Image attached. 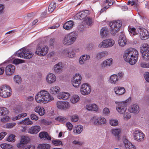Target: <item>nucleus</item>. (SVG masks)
<instances>
[{
    "label": "nucleus",
    "instance_id": "c9c22d12",
    "mask_svg": "<svg viewBox=\"0 0 149 149\" xmlns=\"http://www.w3.org/2000/svg\"><path fill=\"white\" fill-rule=\"evenodd\" d=\"M108 53L107 51H103L97 53L95 55L96 58L98 59H100L107 55Z\"/></svg>",
    "mask_w": 149,
    "mask_h": 149
},
{
    "label": "nucleus",
    "instance_id": "c03bdc74",
    "mask_svg": "<svg viewBox=\"0 0 149 149\" xmlns=\"http://www.w3.org/2000/svg\"><path fill=\"white\" fill-rule=\"evenodd\" d=\"M55 120L62 123H65L67 121V118L64 117L59 116L56 118Z\"/></svg>",
    "mask_w": 149,
    "mask_h": 149
},
{
    "label": "nucleus",
    "instance_id": "aec40b11",
    "mask_svg": "<svg viewBox=\"0 0 149 149\" xmlns=\"http://www.w3.org/2000/svg\"><path fill=\"white\" fill-rule=\"evenodd\" d=\"M56 78L55 75L52 73H49L46 77V81L48 83L51 84L55 82Z\"/></svg>",
    "mask_w": 149,
    "mask_h": 149
},
{
    "label": "nucleus",
    "instance_id": "774afa93",
    "mask_svg": "<svg viewBox=\"0 0 149 149\" xmlns=\"http://www.w3.org/2000/svg\"><path fill=\"white\" fill-rule=\"evenodd\" d=\"M7 134V133L5 132H2L0 133V140L2 139L4 136Z\"/></svg>",
    "mask_w": 149,
    "mask_h": 149
},
{
    "label": "nucleus",
    "instance_id": "5701e85b",
    "mask_svg": "<svg viewBox=\"0 0 149 149\" xmlns=\"http://www.w3.org/2000/svg\"><path fill=\"white\" fill-rule=\"evenodd\" d=\"M63 64L59 62L56 64L54 67V71L55 72L56 74H59L62 71L63 68Z\"/></svg>",
    "mask_w": 149,
    "mask_h": 149
},
{
    "label": "nucleus",
    "instance_id": "5fc2aeb1",
    "mask_svg": "<svg viewBox=\"0 0 149 149\" xmlns=\"http://www.w3.org/2000/svg\"><path fill=\"white\" fill-rule=\"evenodd\" d=\"M55 40L54 38L51 39L49 41V46L51 48L54 47V44L55 43Z\"/></svg>",
    "mask_w": 149,
    "mask_h": 149
},
{
    "label": "nucleus",
    "instance_id": "4d7b16f0",
    "mask_svg": "<svg viewBox=\"0 0 149 149\" xmlns=\"http://www.w3.org/2000/svg\"><path fill=\"white\" fill-rule=\"evenodd\" d=\"M25 122L24 124L26 125H31L32 124V121L30 120L29 118H27L24 120Z\"/></svg>",
    "mask_w": 149,
    "mask_h": 149
},
{
    "label": "nucleus",
    "instance_id": "69168bd1",
    "mask_svg": "<svg viewBox=\"0 0 149 149\" xmlns=\"http://www.w3.org/2000/svg\"><path fill=\"white\" fill-rule=\"evenodd\" d=\"M124 74L122 72H120L118 74L117 76H118V80L121 79L123 77Z\"/></svg>",
    "mask_w": 149,
    "mask_h": 149
},
{
    "label": "nucleus",
    "instance_id": "f3484780",
    "mask_svg": "<svg viewBox=\"0 0 149 149\" xmlns=\"http://www.w3.org/2000/svg\"><path fill=\"white\" fill-rule=\"evenodd\" d=\"M140 110L139 106L137 104L131 105L128 109L129 112L135 114L138 113L140 111Z\"/></svg>",
    "mask_w": 149,
    "mask_h": 149
},
{
    "label": "nucleus",
    "instance_id": "a18cd8bd",
    "mask_svg": "<svg viewBox=\"0 0 149 149\" xmlns=\"http://www.w3.org/2000/svg\"><path fill=\"white\" fill-rule=\"evenodd\" d=\"M21 141L25 144L27 143L29 141L30 139L27 136H23L21 137Z\"/></svg>",
    "mask_w": 149,
    "mask_h": 149
},
{
    "label": "nucleus",
    "instance_id": "f704fd0d",
    "mask_svg": "<svg viewBox=\"0 0 149 149\" xmlns=\"http://www.w3.org/2000/svg\"><path fill=\"white\" fill-rule=\"evenodd\" d=\"M109 33L108 29L106 27H103L101 29L100 34L102 38L106 37Z\"/></svg>",
    "mask_w": 149,
    "mask_h": 149
},
{
    "label": "nucleus",
    "instance_id": "603ef678",
    "mask_svg": "<svg viewBox=\"0 0 149 149\" xmlns=\"http://www.w3.org/2000/svg\"><path fill=\"white\" fill-rule=\"evenodd\" d=\"M120 132L119 129H114L112 130V133L115 136H118Z\"/></svg>",
    "mask_w": 149,
    "mask_h": 149
},
{
    "label": "nucleus",
    "instance_id": "ddd939ff",
    "mask_svg": "<svg viewBox=\"0 0 149 149\" xmlns=\"http://www.w3.org/2000/svg\"><path fill=\"white\" fill-rule=\"evenodd\" d=\"M57 107L59 109L65 110L70 107L69 103L66 101H58L56 103Z\"/></svg>",
    "mask_w": 149,
    "mask_h": 149
},
{
    "label": "nucleus",
    "instance_id": "473e14b6",
    "mask_svg": "<svg viewBox=\"0 0 149 149\" xmlns=\"http://www.w3.org/2000/svg\"><path fill=\"white\" fill-rule=\"evenodd\" d=\"M118 76L116 74L111 75L109 80V82L112 84H115L118 81Z\"/></svg>",
    "mask_w": 149,
    "mask_h": 149
},
{
    "label": "nucleus",
    "instance_id": "052dcab7",
    "mask_svg": "<svg viewBox=\"0 0 149 149\" xmlns=\"http://www.w3.org/2000/svg\"><path fill=\"white\" fill-rule=\"evenodd\" d=\"M109 110L108 108L105 107L103 109V113L104 114L107 115L109 114Z\"/></svg>",
    "mask_w": 149,
    "mask_h": 149
},
{
    "label": "nucleus",
    "instance_id": "423d86ee",
    "mask_svg": "<svg viewBox=\"0 0 149 149\" xmlns=\"http://www.w3.org/2000/svg\"><path fill=\"white\" fill-rule=\"evenodd\" d=\"M48 51V47L47 46L39 44L36 47L35 53L39 56H43L47 54Z\"/></svg>",
    "mask_w": 149,
    "mask_h": 149
},
{
    "label": "nucleus",
    "instance_id": "1a4fd4ad",
    "mask_svg": "<svg viewBox=\"0 0 149 149\" xmlns=\"http://www.w3.org/2000/svg\"><path fill=\"white\" fill-rule=\"evenodd\" d=\"M131 98L126 100L125 101L120 102L116 107L117 111L120 114H123L125 113L127 109V103L130 100Z\"/></svg>",
    "mask_w": 149,
    "mask_h": 149
},
{
    "label": "nucleus",
    "instance_id": "49530a36",
    "mask_svg": "<svg viewBox=\"0 0 149 149\" xmlns=\"http://www.w3.org/2000/svg\"><path fill=\"white\" fill-rule=\"evenodd\" d=\"M52 143L55 146H58L60 145H63L62 142L58 139H54L52 141Z\"/></svg>",
    "mask_w": 149,
    "mask_h": 149
},
{
    "label": "nucleus",
    "instance_id": "bf43d9fd",
    "mask_svg": "<svg viewBox=\"0 0 149 149\" xmlns=\"http://www.w3.org/2000/svg\"><path fill=\"white\" fill-rule=\"evenodd\" d=\"M16 125L15 123H10L6 124V128H11Z\"/></svg>",
    "mask_w": 149,
    "mask_h": 149
},
{
    "label": "nucleus",
    "instance_id": "dca6fc26",
    "mask_svg": "<svg viewBox=\"0 0 149 149\" xmlns=\"http://www.w3.org/2000/svg\"><path fill=\"white\" fill-rule=\"evenodd\" d=\"M15 66L11 64L7 65L5 68L6 74L7 75L13 74L15 71Z\"/></svg>",
    "mask_w": 149,
    "mask_h": 149
},
{
    "label": "nucleus",
    "instance_id": "f257e3e1",
    "mask_svg": "<svg viewBox=\"0 0 149 149\" xmlns=\"http://www.w3.org/2000/svg\"><path fill=\"white\" fill-rule=\"evenodd\" d=\"M138 55V52L136 49L130 48L125 51L123 57L126 62L133 65L137 62Z\"/></svg>",
    "mask_w": 149,
    "mask_h": 149
},
{
    "label": "nucleus",
    "instance_id": "f8f14e48",
    "mask_svg": "<svg viewBox=\"0 0 149 149\" xmlns=\"http://www.w3.org/2000/svg\"><path fill=\"white\" fill-rule=\"evenodd\" d=\"M134 139L138 141H142L144 140L145 135L140 130H135L133 132Z\"/></svg>",
    "mask_w": 149,
    "mask_h": 149
},
{
    "label": "nucleus",
    "instance_id": "864d4df0",
    "mask_svg": "<svg viewBox=\"0 0 149 149\" xmlns=\"http://www.w3.org/2000/svg\"><path fill=\"white\" fill-rule=\"evenodd\" d=\"M110 123L112 126H115L118 124V122L117 120L111 119L110 121Z\"/></svg>",
    "mask_w": 149,
    "mask_h": 149
},
{
    "label": "nucleus",
    "instance_id": "e2e57ef3",
    "mask_svg": "<svg viewBox=\"0 0 149 149\" xmlns=\"http://www.w3.org/2000/svg\"><path fill=\"white\" fill-rule=\"evenodd\" d=\"M66 125L69 130L71 131L72 130L73 127L72 124L70 122H68L67 123Z\"/></svg>",
    "mask_w": 149,
    "mask_h": 149
},
{
    "label": "nucleus",
    "instance_id": "a878e982",
    "mask_svg": "<svg viewBox=\"0 0 149 149\" xmlns=\"http://www.w3.org/2000/svg\"><path fill=\"white\" fill-rule=\"evenodd\" d=\"M74 22L70 20L66 22L63 25V28L66 30L71 29L74 25Z\"/></svg>",
    "mask_w": 149,
    "mask_h": 149
},
{
    "label": "nucleus",
    "instance_id": "9b49d317",
    "mask_svg": "<svg viewBox=\"0 0 149 149\" xmlns=\"http://www.w3.org/2000/svg\"><path fill=\"white\" fill-rule=\"evenodd\" d=\"M81 76L79 73H76L72 79V84L76 88L79 87L81 83Z\"/></svg>",
    "mask_w": 149,
    "mask_h": 149
},
{
    "label": "nucleus",
    "instance_id": "6e6d98bb",
    "mask_svg": "<svg viewBox=\"0 0 149 149\" xmlns=\"http://www.w3.org/2000/svg\"><path fill=\"white\" fill-rule=\"evenodd\" d=\"M123 117L124 119L126 120H127L131 118V115L129 113L126 112L125 113Z\"/></svg>",
    "mask_w": 149,
    "mask_h": 149
},
{
    "label": "nucleus",
    "instance_id": "ea45409f",
    "mask_svg": "<svg viewBox=\"0 0 149 149\" xmlns=\"http://www.w3.org/2000/svg\"><path fill=\"white\" fill-rule=\"evenodd\" d=\"M50 145L47 143H42L38 145V149H49Z\"/></svg>",
    "mask_w": 149,
    "mask_h": 149
},
{
    "label": "nucleus",
    "instance_id": "4c0bfd02",
    "mask_svg": "<svg viewBox=\"0 0 149 149\" xmlns=\"http://www.w3.org/2000/svg\"><path fill=\"white\" fill-rule=\"evenodd\" d=\"M112 59L110 58L107 59V60L104 61L101 64V66L102 67H105L107 66H110L112 62Z\"/></svg>",
    "mask_w": 149,
    "mask_h": 149
},
{
    "label": "nucleus",
    "instance_id": "bb28decb",
    "mask_svg": "<svg viewBox=\"0 0 149 149\" xmlns=\"http://www.w3.org/2000/svg\"><path fill=\"white\" fill-rule=\"evenodd\" d=\"M114 91L116 94L118 95H122L125 91V89L122 87H116L114 88Z\"/></svg>",
    "mask_w": 149,
    "mask_h": 149
},
{
    "label": "nucleus",
    "instance_id": "37998d69",
    "mask_svg": "<svg viewBox=\"0 0 149 149\" xmlns=\"http://www.w3.org/2000/svg\"><path fill=\"white\" fill-rule=\"evenodd\" d=\"M80 99L79 97L77 95H74L70 99L71 102L72 103H76L78 102Z\"/></svg>",
    "mask_w": 149,
    "mask_h": 149
},
{
    "label": "nucleus",
    "instance_id": "79ce46f5",
    "mask_svg": "<svg viewBox=\"0 0 149 149\" xmlns=\"http://www.w3.org/2000/svg\"><path fill=\"white\" fill-rule=\"evenodd\" d=\"M8 113V111L5 107L0 108V116H6Z\"/></svg>",
    "mask_w": 149,
    "mask_h": 149
},
{
    "label": "nucleus",
    "instance_id": "13d9d810",
    "mask_svg": "<svg viewBox=\"0 0 149 149\" xmlns=\"http://www.w3.org/2000/svg\"><path fill=\"white\" fill-rule=\"evenodd\" d=\"M144 77L146 80L149 82V72H146L144 74Z\"/></svg>",
    "mask_w": 149,
    "mask_h": 149
},
{
    "label": "nucleus",
    "instance_id": "7c9ffc66",
    "mask_svg": "<svg viewBox=\"0 0 149 149\" xmlns=\"http://www.w3.org/2000/svg\"><path fill=\"white\" fill-rule=\"evenodd\" d=\"M125 146L127 149H135L136 147L127 140L125 139L124 140Z\"/></svg>",
    "mask_w": 149,
    "mask_h": 149
},
{
    "label": "nucleus",
    "instance_id": "412c9836",
    "mask_svg": "<svg viewBox=\"0 0 149 149\" xmlns=\"http://www.w3.org/2000/svg\"><path fill=\"white\" fill-rule=\"evenodd\" d=\"M126 42L125 36L123 34L121 33L119 36L118 40L119 45L121 46H124L126 45Z\"/></svg>",
    "mask_w": 149,
    "mask_h": 149
},
{
    "label": "nucleus",
    "instance_id": "20e7f679",
    "mask_svg": "<svg viewBox=\"0 0 149 149\" xmlns=\"http://www.w3.org/2000/svg\"><path fill=\"white\" fill-rule=\"evenodd\" d=\"M109 25L110 27L111 34L114 36L120 30L122 23L120 20L113 21L109 23Z\"/></svg>",
    "mask_w": 149,
    "mask_h": 149
},
{
    "label": "nucleus",
    "instance_id": "3c124183",
    "mask_svg": "<svg viewBox=\"0 0 149 149\" xmlns=\"http://www.w3.org/2000/svg\"><path fill=\"white\" fill-rule=\"evenodd\" d=\"M24 62V60L19 59H15L13 61V64L17 65L19 63H22Z\"/></svg>",
    "mask_w": 149,
    "mask_h": 149
},
{
    "label": "nucleus",
    "instance_id": "39448f33",
    "mask_svg": "<svg viewBox=\"0 0 149 149\" xmlns=\"http://www.w3.org/2000/svg\"><path fill=\"white\" fill-rule=\"evenodd\" d=\"M18 57L23 58L29 59L33 56V54L26 48H24L21 49L20 51L16 53Z\"/></svg>",
    "mask_w": 149,
    "mask_h": 149
},
{
    "label": "nucleus",
    "instance_id": "6ab92c4d",
    "mask_svg": "<svg viewBox=\"0 0 149 149\" xmlns=\"http://www.w3.org/2000/svg\"><path fill=\"white\" fill-rule=\"evenodd\" d=\"M141 29V27L139 26L136 29L134 28H131L129 27L128 28V30L130 34L132 36H133L139 34V31Z\"/></svg>",
    "mask_w": 149,
    "mask_h": 149
},
{
    "label": "nucleus",
    "instance_id": "a19ab883",
    "mask_svg": "<svg viewBox=\"0 0 149 149\" xmlns=\"http://www.w3.org/2000/svg\"><path fill=\"white\" fill-rule=\"evenodd\" d=\"M56 3L52 2L49 4L48 7V11L50 13L53 12L54 9L56 8Z\"/></svg>",
    "mask_w": 149,
    "mask_h": 149
},
{
    "label": "nucleus",
    "instance_id": "7ed1b4c3",
    "mask_svg": "<svg viewBox=\"0 0 149 149\" xmlns=\"http://www.w3.org/2000/svg\"><path fill=\"white\" fill-rule=\"evenodd\" d=\"M78 36V33L76 31L71 32L65 36L63 41V44L66 45L72 44L76 40Z\"/></svg>",
    "mask_w": 149,
    "mask_h": 149
},
{
    "label": "nucleus",
    "instance_id": "f03ea898",
    "mask_svg": "<svg viewBox=\"0 0 149 149\" xmlns=\"http://www.w3.org/2000/svg\"><path fill=\"white\" fill-rule=\"evenodd\" d=\"M35 99L38 103H46L53 100L54 98L47 91L42 90L38 93L35 96Z\"/></svg>",
    "mask_w": 149,
    "mask_h": 149
},
{
    "label": "nucleus",
    "instance_id": "c85d7f7f",
    "mask_svg": "<svg viewBox=\"0 0 149 149\" xmlns=\"http://www.w3.org/2000/svg\"><path fill=\"white\" fill-rule=\"evenodd\" d=\"M90 58V56L88 55H84L81 56L79 59V63L82 65L85 63V61L89 60Z\"/></svg>",
    "mask_w": 149,
    "mask_h": 149
},
{
    "label": "nucleus",
    "instance_id": "2f4dec72",
    "mask_svg": "<svg viewBox=\"0 0 149 149\" xmlns=\"http://www.w3.org/2000/svg\"><path fill=\"white\" fill-rule=\"evenodd\" d=\"M39 136L40 139L45 138L44 139H46L47 140H51V138L47 133L45 132H40L39 134Z\"/></svg>",
    "mask_w": 149,
    "mask_h": 149
},
{
    "label": "nucleus",
    "instance_id": "4be33fe9",
    "mask_svg": "<svg viewBox=\"0 0 149 149\" xmlns=\"http://www.w3.org/2000/svg\"><path fill=\"white\" fill-rule=\"evenodd\" d=\"M106 122V120L105 118L102 116H100L96 118L94 121V124L95 125L103 124Z\"/></svg>",
    "mask_w": 149,
    "mask_h": 149
},
{
    "label": "nucleus",
    "instance_id": "6e6552de",
    "mask_svg": "<svg viewBox=\"0 0 149 149\" xmlns=\"http://www.w3.org/2000/svg\"><path fill=\"white\" fill-rule=\"evenodd\" d=\"M140 49L143 59L146 60H149V45L147 43L144 44Z\"/></svg>",
    "mask_w": 149,
    "mask_h": 149
},
{
    "label": "nucleus",
    "instance_id": "8fccbe9b",
    "mask_svg": "<svg viewBox=\"0 0 149 149\" xmlns=\"http://www.w3.org/2000/svg\"><path fill=\"white\" fill-rule=\"evenodd\" d=\"M7 141L10 142H13L15 141V136L13 134L10 135L7 139Z\"/></svg>",
    "mask_w": 149,
    "mask_h": 149
},
{
    "label": "nucleus",
    "instance_id": "09e8293b",
    "mask_svg": "<svg viewBox=\"0 0 149 149\" xmlns=\"http://www.w3.org/2000/svg\"><path fill=\"white\" fill-rule=\"evenodd\" d=\"M71 120L74 122H77L79 120V117L77 115L74 114L70 116Z\"/></svg>",
    "mask_w": 149,
    "mask_h": 149
},
{
    "label": "nucleus",
    "instance_id": "393cba45",
    "mask_svg": "<svg viewBox=\"0 0 149 149\" xmlns=\"http://www.w3.org/2000/svg\"><path fill=\"white\" fill-rule=\"evenodd\" d=\"M40 127L38 126H34L29 129V133L31 134H36L40 130Z\"/></svg>",
    "mask_w": 149,
    "mask_h": 149
},
{
    "label": "nucleus",
    "instance_id": "58836bf2",
    "mask_svg": "<svg viewBox=\"0 0 149 149\" xmlns=\"http://www.w3.org/2000/svg\"><path fill=\"white\" fill-rule=\"evenodd\" d=\"M83 22L84 24H86L88 26H91L92 24L93 21L92 18L89 17H88L85 18Z\"/></svg>",
    "mask_w": 149,
    "mask_h": 149
},
{
    "label": "nucleus",
    "instance_id": "680f3d73",
    "mask_svg": "<svg viewBox=\"0 0 149 149\" xmlns=\"http://www.w3.org/2000/svg\"><path fill=\"white\" fill-rule=\"evenodd\" d=\"M30 118L32 120H35V121L37 120L38 119V116L33 113L31 114Z\"/></svg>",
    "mask_w": 149,
    "mask_h": 149
},
{
    "label": "nucleus",
    "instance_id": "cd10ccee",
    "mask_svg": "<svg viewBox=\"0 0 149 149\" xmlns=\"http://www.w3.org/2000/svg\"><path fill=\"white\" fill-rule=\"evenodd\" d=\"M86 108L87 110L89 111H98V107L95 104H87L86 105Z\"/></svg>",
    "mask_w": 149,
    "mask_h": 149
},
{
    "label": "nucleus",
    "instance_id": "4468645a",
    "mask_svg": "<svg viewBox=\"0 0 149 149\" xmlns=\"http://www.w3.org/2000/svg\"><path fill=\"white\" fill-rule=\"evenodd\" d=\"M80 91L82 95H87L90 93L91 90L90 87L88 84L85 83L81 85Z\"/></svg>",
    "mask_w": 149,
    "mask_h": 149
},
{
    "label": "nucleus",
    "instance_id": "e433bc0d",
    "mask_svg": "<svg viewBox=\"0 0 149 149\" xmlns=\"http://www.w3.org/2000/svg\"><path fill=\"white\" fill-rule=\"evenodd\" d=\"M60 91V88L57 86L52 87L50 90V92L53 95H56Z\"/></svg>",
    "mask_w": 149,
    "mask_h": 149
},
{
    "label": "nucleus",
    "instance_id": "2eb2a0df",
    "mask_svg": "<svg viewBox=\"0 0 149 149\" xmlns=\"http://www.w3.org/2000/svg\"><path fill=\"white\" fill-rule=\"evenodd\" d=\"M142 40H145L149 37V33L146 29L141 27V29L139 31V34Z\"/></svg>",
    "mask_w": 149,
    "mask_h": 149
},
{
    "label": "nucleus",
    "instance_id": "338daca9",
    "mask_svg": "<svg viewBox=\"0 0 149 149\" xmlns=\"http://www.w3.org/2000/svg\"><path fill=\"white\" fill-rule=\"evenodd\" d=\"M24 143L20 141V142L17 144V146L18 148H21L24 147Z\"/></svg>",
    "mask_w": 149,
    "mask_h": 149
},
{
    "label": "nucleus",
    "instance_id": "b1692460",
    "mask_svg": "<svg viewBox=\"0 0 149 149\" xmlns=\"http://www.w3.org/2000/svg\"><path fill=\"white\" fill-rule=\"evenodd\" d=\"M70 94L66 92H61L57 95V97L59 99L66 100L70 97Z\"/></svg>",
    "mask_w": 149,
    "mask_h": 149
},
{
    "label": "nucleus",
    "instance_id": "0e129e2a",
    "mask_svg": "<svg viewBox=\"0 0 149 149\" xmlns=\"http://www.w3.org/2000/svg\"><path fill=\"white\" fill-rule=\"evenodd\" d=\"M149 63H146L144 62L141 63L140 64L141 66L143 68H148Z\"/></svg>",
    "mask_w": 149,
    "mask_h": 149
},
{
    "label": "nucleus",
    "instance_id": "9d476101",
    "mask_svg": "<svg viewBox=\"0 0 149 149\" xmlns=\"http://www.w3.org/2000/svg\"><path fill=\"white\" fill-rule=\"evenodd\" d=\"M115 42L112 39H107L104 40L99 45V48H107L111 47L114 45Z\"/></svg>",
    "mask_w": 149,
    "mask_h": 149
},
{
    "label": "nucleus",
    "instance_id": "0eeeda50",
    "mask_svg": "<svg viewBox=\"0 0 149 149\" xmlns=\"http://www.w3.org/2000/svg\"><path fill=\"white\" fill-rule=\"evenodd\" d=\"M11 90L8 86L5 85L0 88V96L3 97H7L10 96Z\"/></svg>",
    "mask_w": 149,
    "mask_h": 149
},
{
    "label": "nucleus",
    "instance_id": "a211bd4d",
    "mask_svg": "<svg viewBox=\"0 0 149 149\" xmlns=\"http://www.w3.org/2000/svg\"><path fill=\"white\" fill-rule=\"evenodd\" d=\"M89 11L88 10L82 11L77 13L75 17H76L77 19L81 20L86 18L88 15Z\"/></svg>",
    "mask_w": 149,
    "mask_h": 149
},
{
    "label": "nucleus",
    "instance_id": "72a5a7b5",
    "mask_svg": "<svg viewBox=\"0 0 149 149\" xmlns=\"http://www.w3.org/2000/svg\"><path fill=\"white\" fill-rule=\"evenodd\" d=\"M35 111L36 112L38 113L40 116H42L45 113V110L43 107H41L40 106H36L34 109Z\"/></svg>",
    "mask_w": 149,
    "mask_h": 149
},
{
    "label": "nucleus",
    "instance_id": "de8ad7c7",
    "mask_svg": "<svg viewBox=\"0 0 149 149\" xmlns=\"http://www.w3.org/2000/svg\"><path fill=\"white\" fill-rule=\"evenodd\" d=\"M14 80L15 82L19 84L21 83L22 81V79L20 77L17 75L14 76Z\"/></svg>",
    "mask_w": 149,
    "mask_h": 149
},
{
    "label": "nucleus",
    "instance_id": "c756f323",
    "mask_svg": "<svg viewBox=\"0 0 149 149\" xmlns=\"http://www.w3.org/2000/svg\"><path fill=\"white\" fill-rule=\"evenodd\" d=\"M83 129V127L81 125H79L75 126L73 129V132L75 134H80L82 131Z\"/></svg>",
    "mask_w": 149,
    "mask_h": 149
}]
</instances>
